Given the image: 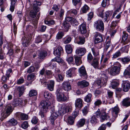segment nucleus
<instances>
[{"label":"nucleus","mask_w":130,"mask_h":130,"mask_svg":"<svg viewBox=\"0 0 130 130\" xmlns=\"http://www.w3.org/2000/svg\"><path fill=\"white\" fill-rule=\"evenodd\" d=\"M86 51L85 49L84 48H78L76 50V53L79 56H82L85 53Z\"/></svg>","instance_id":"aec40b11"},{"label":"nucleus","mask_w":130,"mask_h":130,"mask_svg":"<svg viewBox=\"0 0 130 130\" xmlns=\"http://www.w3.org/2000/svg\"><path fill=\"white\" fill-rule=\"evenodd\" d=\"M37 94V91L34 89L31 90L29 91V96L30 97H33L36 96Z\"/></svg>","instance_id":"c9c22d12"},{"label":"nucleus","mask_w":130,"mask_h":130,"mask_svg":"<svg viewBox=\"0 0 130 130\" xmlns=\"http://www.w3.org/2000/svg\"><path fill=\"white\" fill-rule=\"evenodd\" d=\"M77 84L80 87L83 88L88 86L89 85V83L86 81L84 80L79 82Z\"/></svg>","instance_id":"4be33fe9"},{"label":"nucleus","mask_w":130,"mask_h":130,"mask_svg":"<svg viewBox=\"0 0 130 130\" xmlns=\"http://www.w3.org/2000/svg\"><path fill=\"white\" fill-rule=\"evenodd\" d=\"M89 9V7L87 5H85L82 8V12L84 13H86Z\"/></svg>","instance_id":"6e6d98bb"},{"label":"nucleus","mask_w":130,"mask_h":130,"mask_svg":"<svg viewBox=\"0 0 130 130\" xmlns=\"http://www.w3.org/2000/svg\"><path fill=\"white\" fill-rule=\"evenodd\" d=\"M38 119L37 117H34L31 120V122L32 123L36 124L38 122Z\"/></svg>","instance_id":"0e129e2a"},{"label":"nucleus","mask_w":130,"mask_h":130,"mask_svg":"<svg viewBox=\"0 0 130 130\" xmlns=\"http://www.w3.org/2000/svg\"><path fill=\"white\" fill-rule=\"evenodd\" d=\"M100 57H94L92 61L90 63L92 66L95 68H98L99 66V61Z\"/></svg>","instance_id":"9b49d317"},{"label":"nucleus","mask_w":130,"mask_h":130,"mask_svg":"<svg viewBox=\"0 0 130 130\" xmlns=\"http://www.w3.org/2000/svg\"><path fill=\"white\" fill-rule=\"evenodd\" d=\"M80 76H87V73L84 66H82L79 69Z\"/></svg>","instance_id":"393cba45"},{"label":"nucleus","mask_w":130,"mask_h":130,"mask_svg":"<svg viewBox=\"0 0 130 130\" xmlns=\"http://www.w3.org/2000/svg\"><path fill=\"white\" fill-rule=\"evenodd\" d=\"M119 21H113L111 23V26L112 28V29H114V27L117 25L118 23L119 22Z\"/></svg>","instance_id":"052dcab7"},{"label":"nucleus","mask_w":130,"mask_h":130,"mask_svg":"<svg viewBox=\"0 0 130 130\" xmlns=\"http://www.w3.org/2000/svg\"><path fill=\"white\" fill-rule=\"evenodd\" d=\"M92 95L91 94L89 93L84 98V100L88 103L90 102L91 101Z\"/></svg>","instance_id":"a19ab883"},{"label":"nucleus","mask_w":130,"mask_h":130,"mask_svg":"<svg viewBox=\"0 0 130 130\" xmlns=\"http://www.w3.org/2000/svg\"><path fill=\"white\" fill-rule=\"evenodd\" d=\"M66 50L68 54L71 53L72 51V47L71 46L70 44H68L65 46Z\"/></svg>","instance_id":"2f4dec72"},{"label":"nucleus","mask_w":130,"mask_h":130,"mask_svg":"<svg viewBox=\"0 0 130 130\" xmlns=\"http://www.w3.org/2000/svg\"><path fill=\"white\" fill-rule=\"evenodd\" d=\"M44 96L45 98L49 100L52 98L53 95L51 93H49L48 91H45L44 92Z\"/></svg>","instance_id":"4c0bfd02"},{"label":"nucleus","mask_w":130,"mask_h":130,"mask_svg":"<svg viewBox=\"0 0 130 130\" xmlns=\"http://www.w3.org/2000/svg\"><path fill=\"white\" fill-rule=\"evenodd\" d=\"M79 30L82 34H85L87 32L86 24L84 23L82 24L79 26Z\"/></svg>","instance_id":"a211bd4d"},{"label":"nucleus","mask_w":130,"mask_h":130,"mask_svg":"<svg viewBox=\"0 0 130 130\" xmlns=\"http://www.w3.org/2000/svg\"><path fill=\"white\" fill-rule=\"evenodd\" d=\"M112 115L114 117L112 120V122L117 117L118 114L119 112V109L118 106H115L112 109Z\"/></svg>","instance_id":"ddd939ff"},{"label":"nucleus","mask_w":130,"mask_h":130,"mask_svg":"<svg viewBox=\"0 0 130 130\" xmlns=\"http://www.w3.org/2000/svg\"><path fill=\"white\" fill-rule=\"evenodd\" d=\"M79 40L77 41L76 43L78 44H83L84 43L85 40L84 37L83 36H79L78 37Z\"/></svg>","instance_id":"473e14b6"},{"label":"nucleus","mask_w":130,"mask_h":130,"mask_svg":"<svg viewBox=\"0 0 130 130\" xmlns=\"http://www.w3.org/2000/svg\"><path fill=\"white\" fill-rule=\"evenodd\" d=\"M63 25L66 30L67 31L70 26L69 23L66 21H64L63 23Z\"/></svg>","instance_id":"de8ad7c7"},{"label":"nucleus","mask_w":130,"mask_h":130,"mask_svg":"<svg viewBox=\"0 0 130 130\" xmlns=\"http://www.w3.org/2000/svg\"><path fill=\"white\" fill-rule=\"evenodd\" d=\"M22 44L24 47H26L28 45V44L30 40V38L24 37L22 38Z\"/></svg>","instance_id":"f3484780"},{"label":"nucleus","mask_w":130,"mask_h":130,"mask_svg":"<svg viewBox=\"0 0 130 130\" xmlns=\"http://www.w3.org/2000/svg\"><path fill=\"white\" fill-rule=\"evenodd\" d=\"M121 55V53L120 51H118L113 55L112 58L113 59L116 58L120 56Z\"/></svg>","instance_id":"bf43d9fd"},{"label":"nucleus","mask_w":130,"mask_h":130,"mask_svg":"<svg viewBox=\"0 0 130 130\" xmlns=\"http://www.w3.org/2000/svg\"><path fill=\"white\" fill-rule=\"evenodd\" d=\"M72 38L69 36H67L63 38V42L65 44L69 43L71 41Z\"/></svg>","instance_id":"e433bc0d"},{"label":"nucleus","mask_w":130,"mask_h":130,"mask_svg":"<svg viewBox=\"0 0 130 130\" xmlns=\"http://www.w3.org/2000/svg\"><path fill=\"white\" fill-rule=\"evenodd\" d=\"M51 115L50 117L51 121L52 124H53L54 121L58 117L60 116L61 115L60 113L58 111L55 110L53 109L51 112Z\"/></svg>","instance_id":"6e6552de"},{"label":"nucleus","mask_w":130,"mask_h":130,"mask_svg":"<svg viewBox=\"0 0 130 130\" xmlns=\"http://www.w3.org/2000/svg\"><path fill=\"white\" fill-rule=\"evenodd\" d=\"M41 111L42 113L46 112L51 108V103L48 100L42 101L40 103Z\"/></svg>","instance_id":"7ed1b4c3"},{"label":"nucleus","mask_w":130,"mask_h":130,"mask_svg":"<svg viewBox=\"0 0 130 130\" xmlns=\"http://www.w3.org/2000/svg\"><path fill=\"white\" fill-rule=\"evenodd\" d=\"M5 58V53L4 50L2 48L0 47V60H3Z\"/></svg>","instance_id":"58836bf2"},{"label":"nucleus","mask_w":130,"mask_h":130,"mask_svg":"<svg viewBox=\"0 0 130 130\" xmlns=\"http://www.w3.org/2000/svg\"><path fill=\"white\" fill-rule=\"evenodd\" d=\"M70 106H67L65 104H61L59 105L58 111L60 114L63 115L69 112L72 108Z\"/></svg>","instance_id":"423d86ee"},{"label":"nucleus","mask_w":130,"mask_h":130,"mask_svg":"<svg viewBox=\"0 0 130 130\" xmlns=\"http://www.w3.org/2000/svg\"><path fill=\"white\" fill-rule=\"evenodd\" d=\"M54 21L53 20L46 21H45V24L48 25H51L54 24Z\"/></svg>","instance_id":"680f3d73"},{"label":"nucleus","mask_w":130,"mask_h":130,"mask_svg":"<svg viewBox=\"0 0 130 130\" xmlns=\"http://www.w3.org/2000/svg\"><path fill=\"white\" fill-rule=\"evenodd\" d=\"M129 48V46L128 45H127L122 47L121 49V50L123 52H127Z\"/></svg>","instance_id":"4d7b16f0"},{"label":"nucleus","mask_w":130,"mask_h":130,"mask_svg":"<svg viewBox=\"0 0 130 130\" xmlns=\"http://www.w3.org/2000/svg\"><path fill=\"white\" fill-rule=\"evenodd\" d=\"M66 61L69 63H72L74 61V58L72 56H70L67 58L66 59Z\"/></svg>","instance_id":"e2e57ef3"},{"label":"nucleus","mask_w":130,"mask_h":130,"mask_svg":"<svg viewBox=\"0 0 130 130\" xmlns=\"http://www.w3.org/2000/svg\"><path fill=\"white\" fill-rule=\"evenodd\" d=\"M64 35V34L62 32H58L56 35V38L58 39H61Z\"/></svg>","instance_id":"864d4df0"},{"label":"nucleus","mask_w":130,"mask_h":130,"mask_svg":"<svg viewBox=\"0 0 130 130\" xmlns=\"http://www.w3.org/2000/svg\"><path fill=\"white\" fill-rule=\"evenodd\" d=\"M13 110V108L11 105H7L5 108L4 112L2 114V119H4L7 117L12 112Z\"/></svg>","instance_id":"20e7f679"},{"label":"nucleus","mask_w":130,"mask_h":130,"mask_svg":"<svg viewBox=\"0 0 130 130\" xmlns=\"http://www.w3.org/2000/svg\"><path fill=\"white\" fill-rule=\"evenodd\" d=\"M120 68L119 67H113L108 68V72L109 73L112 75H115L120 73Z\"/></svg>","instance_id":"0eeeda50"},{"label":"nucleus","mask_w":130,"mask_h":130,"mask_svg":"<svg viewBox=\"0 0 130 130\" xmlns=\"http://www.w3.org/2000/svg\"><path fill=\"white\" fill-rule=\"evenodd\" d=\"M46 28V27L44 25H42L41 27L39 28V30L41 32H44L45 31Z\"/></svg>","instance_id":"338daca9"},{"label":"nucleus","mask_w":130,"mask_h":130,"mask_svg":"<svg viewBox=\"0 0 130 130\" xmlns=\"http://www.w3.org/2000/svg\"><path fill=\"white\" fill-rule=\"evenodd\" d=\"M25 89V88L24 86H22L21 87H19L17 88V90L19 92L20 97L22 95Z\"/></svg>","instance_id":"ea45409f"},{"label":"nucleus","mask_w":130,"mask_h":130,"mask_svg":"<svg viewBox=\"0 0 130 130\" xmlns=\"http://www.w3.org/2000/svg\"><path fill=\"white\" fill-rule=\"evenodd\" d=\"M109 3V0H103L102 5L103 7H105L106 6H108Z\"/></svg>","instance_id":"8fccbe9b"},{"label":"nucleus","mask_w":130,"mask_h":130,"mask_svg":"<svg viewBox=\"0 0 130 130\" xmlns=\"http://www.w3.org/2000/svg\"><path fill=\"white\" fill-rule=\"evenodd\" d=\"M54 82L53 80H50V83L47 84L48 89L50 91H53L54 90Z\"/></svg>","instance_id":"c756f323"},{"label":"nucleus","mask_w":130,"mask_h":130,"mask_svg":"<svg viewBox=\"0 0 130 130\" xmlns=\"http://www.w3.org/2000/svg\"><path fill=\"white\" fill-rule=\"evenodd\" d=\"M28 123L26 121H24L21 125V127L24 129L27 128L28 127Z\"/></svg>","instance_id":"13d9d810"},{"label":"nucleus","mask_w":130,"mask_h":130,"mask_svg":"<svg viewBox=\"0 0 130 130\" xmlns=\"http://www.w3.org/2000/svg\"><path fill=\"white\" fill-rule=\"evenodd\" d=\"M8 123L10 126H13L16 125L18 123V122L16 119L12 118L8 121Z\"/></svg>","instance_id":"c85d7f7f"},{"label":"nucleus","mask_w":130,"mask_h":130,"mask_svg":"<svg viewBox=\"0 0 130 130\" xmlns=\"http://www.w3.org/2000/svg\"><path fill=\"white\" fill-rule=\"evenodd\" d=\"M82 100L80 98L77 99L75 101V105L76 107L81 108L82 106Z\"/></svg>","instance_id":"5701e85b"},{"label":"nucleus","mask_w":130,"mask_h":130,"mask_svg":"<svg viewBox=\"0 0 130 130\" xmlns=\"http://www.w3.org/2000/svg\"><path fill=\"white\" fill-rule=\"evenodd\" d=\"M75 62L77 66H79L82 63L81 58L80 57L76 56L75 57Z\"/></svg>","instance_id":"72a5a7b5"},{"label":"nucleus","mask_w":130,"mask_h":130,"mask_svg":"<svg viewBox=\"0 0 130 130\" xmlns=\"http://www.w3.org/2000/svg\"><path fill=\"white\" fill-rule=\"evenodd\" d=\"M74 118L71 116L68 117L67 118V122L70 125L72 124L74 122Z\"/></svg>","instance_id":"79ce46f5"},{"label":"nucleus","mask_w":130,"mask_h":130,"mask_svg":"<svg viewBox=\"0 0 130 130\" xmlns=\"http://www.w3.org/2000/svg\"><path fill=\"white\" fill-rule=\"evenodd\" d=\"M94 37H95L94 42L95 43L102 42L103 41V35L99 32H95Z\"/></svg>","instance_id":"9d476101"},{"label":"nucleus","mask_w":130,"mask_h":130,"mask_svg":"<svg viewBox=\"0 0 130 130\" xmlns=\"http://www.w3.org/2000/svg\"><path fill=\"white\" fill-rule=\"evenodd\" d=\"M101 79H102V80L103 82H102V83L103 84H106L107 82V77L105 74H101Z\"/></svg>","instance_id":"37998d69"},{"label":"nucleus","mask_w":130,"mask_h":130,"mask_svg":"<svg viewBox=\"0 0 130 130\" xmlns=\"http://www.w3.org/2000/svg\"><path fill=\"white\" fill-rule=\"evenodd\" d=\"M109 37L107 36L106 39V43L105 47L106 50H107L111 45V43L110 41V39H109Z\"/></svg>","instance_id":"7c9ffc66"},{"label":"nucleus","mask_w":130,"mask_h":130,"mask_svg":"<svg viewBox=\"0 0 130 130\" xmlns=\"http://www.w3.org/2000/svg\"><path fill=\"white\" fill-rule=\"evenodd\" d=\"M54 61H56L59 63H62L63 62V60L61 58L57 57L52 60Z\"/></svg>","instance_id":"c03bdc74"},{"label":"nucleus","mask_w":130,"mask_h":130,"mask_svg":"<svg viewBox=\"0 0 130 130\" xmlns=\"http://www.w3.org/2000/svg\"><path fill=\"white\" fill-rule=\"evenodd\" d=\"M23 103L22 100L21 99H14L13 102V104L15 106H21Z\"/></svg>","instance_id":"b1692460"},{"label":"nucleus","mask_w":130,"mask_h":130,"mask_svg":"<svg viewBox=\"0 0 130 130\" xmlns=\"http://www.w3.org/2000/svg\"><path fill=\"white\" fill-rule=\"evenodd\" d=\"M111 87L113 88H115L118 86L119 85L118 83L116 81L114 80L111 83Z\"/></svg>","instance_id":"3c124183"},{"label":"nucleus","mask_w":130,"mask_h":130,"mask_svg":"<svg viewBox=\"0 0 130 130\" xmlns=\"http://www.w3.org/2000/svg\"><path fill=\"white\" fill-rule=\"evenodd\" d=\"M76 69L74 68H72L68 70L66 73L67 76L71 77L72 74L74 73Z\"/></svg>","instance_id":"cd10ccee"},{"label":"nucleus","mask_w":130,"mask_h":130,"mask_svg":"<svg viewBox=\"0 0 130 130\" xmlns=\"http://www.w3.org/2000/svg\"><path fill=\"white\" fill-rule=\"evenodd\" d=\"M35 69V68L34 66H31L27 69V73H32L34 72Z\"/></svg>","instance_id":"09e8293b"},{"label":"nucleus","mask_w":130,"mask_h":130,"mask_svg":"<svg viewBox=\"0 0 130 130\" xmlns=\"http://www.w3.org/2000/svg\"><path fill=\"white\" fill-rule=\"evenodd\" d=\"M123 90L125 92H127L130 88V83L128 81H124L123 85Z\"/></svg>","instance_id":"dca6fc26"},{"label":"nucleus","mask_w":130,"mask_h":130,"mask_svg":"<svg viewBox=\"0 0 130 130\" xmlns=\"http://www.w3.org/2000/svg\"><path fill=\"white\" fill-rule=\"evenodd\" d=\"M90 121L91 123L92 124H95L98 122L97 119L94 116L91 117Z\"/></svg>","instance_id":"49530a36"},{"label":"nucleus","mask_w":130,"mask_h":130,"mask_svg":"<svg viewBox=\"0 0 130 130\" xmlns=\"http://www.w3.org/2000/svg\"><path fill=\"white\" fill-rule=\"evenodd\" d=\"M122 105L123 106L126 107L130 106V98L127 97L124 99L122 102Z\"/></svg>","instance_id":"412c9836"},{"label":"nucleus","mask_w":130,"mask_h":130,"mask_svg":"<svg viewBox=\"0 0 130 130\" xmlns=\"http://www.w3.org/2000/svg\"><path fill=\"white\" fill-rule=\"evenodd\" d=\"M121 61L124 63H127L130 61V57L127 56L122 58L121 59Z\"/></svg>","instance_id":"a18cd8bd"},{"label":"nucleus","mask_w":130,"mask_h":130,"mask_svg":"<svg viewBox=\"0 0 130 130\" xmlns=\"http://www.w3.org/2000/svg\"><path fill=\"white\" fill-rule=\"evenodd\" d=\"M63 52L62 47L58 46L54 52V55L56 56H60L61 54Z\"/></svg>","instance_id":"6ab92c4d"},{"label":"nucleus","mask_w":130,"mask_h":130,"mask_svg":"<svg viewBox=\"0 0 130 130\" xmlns=\"http://www.w3.org/2000/svg\"><path fill=\"white\" fill-rule=\"evenodd\" d=\"M56 94L58 101H65L67 100V98L62 92V89L58 88L57 90Z\"/></svg>","instance_id":"39448f33"},{"label":"nucleus","mask_w":130,"mask_h":130,"mask_svg":"<svg viewBox=\"0 0 130 130\" xmlns=\"http://www.w3.org/2000/svg\"><path fill=\"white\" fill-rule=\"evenodd\" d=\"M86 120L84 118L80 119L77 122V125L78 127L83 126L85 123Z\"/></svg>","instance_id":"a878e982"},{"label":"nucleus","mask_w":130,"mask_h":130,"mask_svg":"<svg viewBox=\"0 0 130 130\" xmlns=\"http://www.w3.org/2000/svg\"><path fill=\"white\" fill-rule=\"evenodd\" d=\"M47 55V53L46 51L44 50L41 51L39 54V57L40 58L43 59Z\"/></svg>","instance_id":"f704fd0d"},{"label":"nucleus","mask_w":130,"mask_h":130,"mask_svg":"<svg viewBox=\"0 0 130 130\" xmlns=\"http://www.w3.org/2000/svg\"><path fill=\"white\" fill-rule=\"evenodd\" d=\"M15 116L18 118L22 120H27L28 118V116L24 113L20 112H18L15 114Z\"/></svg>","instance_id":"4468645a"},{"label":"nucleus","mask_w":130,"mask_h":130,"mask_svg":"<svg viewBox=\"0 0 130 130\" xmlns=\"http://www.w3.org/2000/svg\"><path fill=\"white\" fill-rule=\"evenodd\" d=\"M40 3L39 2L35 1L33 4L32 7L33 10H31L30 12L29 15L30 17L32 18H35L36 23H37L38 21L39 20L40 16V13L38 14L37 16L36 17L37 13L39 11V8L38 5H40Z\"/></svg>","instance_id":"f257e3e1"},{"label":"nucleus","mask_w":130,"mask_h":130,"mask_svg":"<svg viewBox=\"0 0 130 130\" xmlns=\"http://www.w3.org/2000/svg\"><path fill=\"white\" fill-rule=\"evenodd\" d=\"M95 114L98 117H100L101 122H103L105 120H108L109 118V117L108 115L106 114L104 110H100L99 109L95 113Z\"/></svg>","instance_id":"f03ea898"},{"label":"nucleus","mask_w":130,"mask_h":130,"mask_svg":"<svg viewBox=\"0 0 130 130\" xmlns=\"http://www.w3.org/2000/svg\"><path fill=\"white\" fill-rule=\"evenodd\" d=\"M93 13L91 12L89 13L88 14V20L89 21L90 20L93 18Z\"/></svg>","instance_id":"774afa93"},{"label":"nucleus","mask_w":130,"mask_h":130,"mask_svg":"<svg viewBox=\"0 0 130 130\" xmlns=\"http://www.w3.org/2000/svg\"><path fill=\"white\" fill-rule=\"evenodd\" d=\"M35 76V75L33 73L28 75L27 76V79L28 80H33Z\"/></svg>","instance_id":"603ef678"},{"label":"nucleus","mask_w":130,"mask_h":130,"mask_svg":"<svg viewBox=\"0 0 130 130\" xmlns=\"http://www.w3.org/2000/svg\"><path fill=\"white\" fill-rule=\"evenodd\" d=\"M91 50L94 57L99 56V53L98 48H91Z\"/></svg>","instance_id":"bb28decb"},{"label":"nucleus","mask_w":130,"mask_h":130,"mask_svg":"<svg viewBox=\"0 0 130 130\" xmlns=\"http://www.w3.org/2000/svg\"><path fill=\"white\" fill-rule=\"evenodd\" d=\"M62 87L64 90L68 91L71 89V87L70 83L67 82H64L62 84Z\"/></svg>","instance_id":"2eb2a0df"},{"label":"nucleus","mask_w":130,"mask_h":130,"mask_svg":"<svg viewBox=\"0 0 130 130\" xmlns=\"http://www.w3.org/2000/svg\"><path fill=\"white\" fill-rule=\"evenodd\" d=\"M71 23L73 26L76 25H77L78 24L77 20L75 19H73L71 21Z\"/></svg>","instance_id":"69168bd1"},{"label":"nucleus","mask_w":130,"mask_h":130,"mask_svg":"<svg viewBox=\"0 0 130 130\" xmlns=\"http://www.w3.org/2000/svg\"><path fill=\"white\" fill-rule=\"evenodd\" d=\"M111 14L112 12L110 11H106L104 13L101 14L100 17L103 20L104 22L106 21L107 22L108 21V19Z\"/></svg>","instance_id":"f8f14e48"},{"label":"nucleus","mask_w":130,"mask_h":130,"mask_svg":"<svg viewBox=\"0 0 130 130\" xmlns=\"http://www.w3.org/2000/svg\"><path fill=\"white\" fill-rule=\"evenodd\" d=\"M94 27L99 30L103 31L104 29V24L101 20H98L94 23Z\"/></svg>","instance_id":"1a4fd4ad"},{"label":"nucleus","mask_w":130,"mask_h":130,"mask_svg":"<svg viewBox=\"0 0 130 130\" xmlns=\"http://www.w3.org/2000/svg\"><path fill=\"white\" fill-rule=\"evenodd\" d=\"M93 57L91 53H89L87 56V61L89 63H90L92 60L93 59Z\"/></svg>","instance_id":"5fc2aeb1"}]
</instances>
